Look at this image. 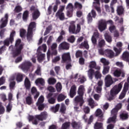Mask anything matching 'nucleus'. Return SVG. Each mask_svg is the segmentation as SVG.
<instances>
[{"label":"nucleus","instance_id":"1","mask_svg":"<svg viewBox=\"0 0 129 129\" xmlns=\"http://www.w3.org/2000/svg\"><path fill=\"white\" fill-rule=\"evenodd\" d=\"M84 91H85L84 86H80L78 90V95L76 96L74 98L75 103H76V104H79L80 107L83 106V104H84L85 101L84 99H83V96L84 95Z\"/></svg>","mask_w":129,"mask_h":129},{"label":"nucleus","instance_id":"2","mask_svg":"<svg viewBox=\"0 0 129 129\" xmlns=\"http://www.w3.org/2000/svg\"><path fill=\"white\" fill-rule=\"evenodd\" d=\"M122 88V84L120 83L118 85H115L110 91V94L108 98L109 101L114 100L116 98V95H118L119 92H120Z\"/></svg>","mask_w":129,"mask_h":129},{"label":"nucleus","instance_id":"3","mask_svg":"<svg viewBox=\"0 0 129 129\" xmlns=\"http://www.w3.org/2000/svg\"><path fill=\"white\" fill-rule=\"evenodd\" d=\"M15 35H16V31H12L10 34V37L4 41V45L0 48V55L3 54V51L7 50V47H9L10 44L14 43Z\"/></svg>","mask_w":129,"mask_h":129},{"label":"nucleus","instance_id":"4","mask_svg":"<svg viewBox=\"0 0 129 129\" xmlns=\"http://www.w3.org/2000/svg\"><path fill=\"white\" fill-rule=\"evenodd\" d=\"M22 40L18 39L16 41L14 48L12 49L13 57H17L21 55L22 49H24V44H22Z\"/></svg>","mask_w":129,"mask_h":129},{"label":"nucleus","instance_id":"5","mask_svg":"<svg viewBox=\"0 0 129 129\" xmlns=\"http://www.w3.org/2000/svg\"><path fill=\"white\" fill-rule=\"evenodd\" d=\"M36 26V22H31L28 26L26 35L27 40L28 42L33 40V36H34L33 31Z\"/></svg>","mask_w":129,"mask_h":129},{"label":"nucleus","instance_id":"6","mask_svg":"<svg viewBox=\"0 0 129 129\" xmlns=\"http://www.w3.org/2000/svg\"><path fill=\"white\" fill-rule=\"evenodd\" d=\"M48 117V114L46 112H42L39 115H36L35 116L29 115L28 116V119L29 121H33L35 118H37L38 120L43 121V120H46Z\"/></svg>","mask_w":129,"mask_h":129},{"label":"nucleus","instance_id":"7","mask_svg":"<svg viewBox=\"0 0 129 129\" xmlns=\"http://www.w3.org/2000/svg\"><path fill=\"white\" fill-rule=\"evenodd\" d=\"M31 12L32 13V21H36V20L39 18V17L41 15V13L38 9L36 8V7L32 6L30 8Z\"/></svg>","mask_w":129,"mask_h":129},{"label":"nucleus","instance_id":"8","mask_svg":"<svg viewBox=\"0 0 129 129\" xmlns=\"http://www.w3.org/2000/svg\"><path fill=\"white\" fill-rule=\"evenodd\" d=\"M65 10V7L61 6L55 14V17L59 19L60 21H64L65 20V14L63 11Z\"/></svg>","mask_w":129,"mask_h":129},{"label":"nucleus","instance_id":"9","mask_svg":"<svg viewBox=\"0 0 129 129\" xmlns=\"http://www.w3.org/2000/svg\"><path fill=\"white\" fill-rule=\"evenodd\" d=\"M98 27L100 32H102L103 31L106 30V28H107V23H106L105 20L101 19L98 22Z\"/></svg>","mask_w":129,"mask_h":129},{"label":"nucleus","instance_id":"10","mask_svg":"<svg viewBox=\"0 0 129 129\" xmlns=\"http://www.w3.org/2000/svg\"><path fill=\"white\" fill-rule=\"evenodd\" d=\"M113 74L114 77H117V78L120 77V76L121 77L124 78V77L125 76V72L123 70L120 69L115 70Z\"/></svg>","mask_w":129,"mask_h":129},{"label":"nucleus","instance_id":"11","mask_svg":"<svg viewBox=\"0 0 129 129\" xmlns=\"http://www.w3.org/2000/svg\"><path fill=\"white\" fill-rule=\"evenodd\" d=\"M1 25H0V29H4L7 27L8 22H9V14H6L4 17L2 18L0 20Z\"/></svg>","mask_w":129,"mask_h":129},{"label":"nucleus","instance_id":"12","mask_svg":"<svg viewBox=\"0 0 129 129\" xmlns=\"http://www.w3.org/2000/svg\"><path fill=\"white\" fill-rule=\"evenodd\" d=\"M104 81L106 87H109L114 83V82L112 79V77H111L110 75H107L105 77Z\"/></svg>","mask_w":129,"mask_h":129},{"label":"nucleus","instance_id":"13","mask_svg":"<svg viewBox=\"0 0 129 129\" xmlns=\"http://www.w3.org/2000/svg\"><path fill=\"white\" fill-rule=\"evenodd\" d=\"M48 102L49 104H55L56 103V95H53L52 93H49L46 96Z\"/></svg>","mask_w":129,"mask_h":129},{"label":"nucleus","instance_id":"14","mask_svg":"<svg viewBox=\"0 0 129 129\" xmlns=\"http://www.w3.org/2000/svg\"><path fill=\"white\" fill-rule=\"evenodd\" d=\"M31 67H32V62L30 61H25L20 66V68L23 71H29Z\"/></svg>","mask_w":129,"mask_h":129},{"label":"nucleus","instance_id":"15","mask_svg":"<svg viewBox=\"0 0 129 129\" xmlns=\"http://www.w3.org/2000/svg\"><path fill=\"white\" fill-rule=\"evenodd\" d=\"M127 90H128V84L125 83L124 84L123 90L119 96V99H123V98H124L125 95L126 94V92H127Z\"/></svg>","mask_w":129,"mask_h":129},{"label":"nucleus","instance_id":"16","mask_svg":"<svg viewBox=\"0 0 129 129\" xmlns=\"http://www.w3.org/2000/svg\"><path fill=\"white\" fill-rule=\"evenodd\" d=\"M95 115L96 117H98V121L102 122L104 120L103 118V113L101 109H97L95 112Z\"/></svg>","mask_w":129,"mask_h":129},{"label":"nucleus","instance_id":"17","mask_svg":"<svg viewBox=\"0 0 129 129\" xmlns=\"http://www.w3.org/2000/svg\"><path fill=\"white\" fill-rule=\"evenodd\" d=\"M93 19H95V18H96V12H95V10H92L87 16L88 23H91L92 21H93V19Z\"/></svg>","mask_w":129,"mask_h":129},{"label":"nucleus","instance_id":"18","mask_svg":"<svg viewBox=\"0 0 129 129\" xmlns=\"http://www.w3.org/2000/svg\"><path fill=\"white\" fill-rule=\"evenodd\" d=\"M62 63H66V62H71V56L70 52L64 53L61 56Z\"/></svg>","mask_w":129,"mask_h":129},{"label":"nucleus","instance_id":"19","mask_svg":"<svg viewBox=\"0 0 129 129\" xmlns=\"http://www.w3.org/2000/svg\"><path fill=\"white\" fill-rule=\"evenodd\" d=\"M67 9L68 10L67 12V15L69 18H71L73 16V5L70 3L67 6Z\"/></svg>","mask_w":129,"mask_h":129},{"label":"nucleus","instance_id":"20","mask_svg":"<svg viewBox=\"0 0 129 129\" xmlns=\"http://www.w3.org/2000/svg\"><path fill=\"white\" fill-rule=\"evenodd\" d=\"M116 46L118 48L116 47H114V50L116 52V55H119L122 50V43H121V42H117L116 44Z\"/></svg>","mask_w":129,"mask_h":129},{"label":"nucleus","instance_id":"21","mask_svg":"<svg viewBox=\"0 0 129 129\" xmlns=\"http://www.w3.org/2000/svg\"><path fill=\"white\" fill-rule=\"evenodd\" d=\"M77 89V87L76 85H73L70 89V96L71 98H73L74 96L76 95V90Z\"/></svg>","mask_w":129,"mask_h":129},{"label":"nucleus","instance_id":"22","mask_svg":"<svg viewBox=\"0 0 129 129\" xmlns=\"http://www.w3.org/2000/svg\"><path fill=\"white\" fill-rule=\"evenodd\" d=\"M105 55L110 59H111L114 57V52L110 49H106L105 50Z\"/></svg>","mask_w":129,"mask_h":129},{"label":"nucleus","instance_id":"23","mask_svg":"<svg viewBox=\"0 0 129 129\" xmlns=\"http://www.w3.org/2000/svg\"><path fill=\"white\" fill-rule=\"evenodd\" d=\"M75 30H76L75 22L74 21H73L71 22V25L69 27V31L72 34H75Z\"/></svg>","mask_w":129,"mask_h":129},{"label":"nucleus","instance_id":"24","mask_svg":"<svg viewBox=\"0 0 129 129\" xmlns=\"http://www.w3.org/2000/svg\"><path fill=\"white\" fill-rule=\"evenodd\" d=\"M59 48L62 50H69V43L66 42H63L59 44Z\"/></svg>","mask_w":129,"mask_h":129},{"label":"nucleus","instance_id":"25","mask_svg":"<svg viewBox=\"0 0 129 129\" xmlns=\"http://www.w3.org/2000/svg\"><path fill=\"white\" fill-rule=\"evenodd\" d=\"M16 80L17 83H20L24 80V75L22 73H18L16 75Z\"/></svg>","mask_w":129,"mask_h":129},{"label":"nucleus","instance_id":"26","mask_svg":"<svg viewBox=\"0 0 129 129\" xmlns=\"http://www.w3.org/2000/svg\"><path fill=\"white\" fill-rule=\"evenodd\" d=\"M90 69H96V70H100V67L96 66V62L94 61H92L90 62L89 66Z\"/></svg>","mask_w":129,"mask_h":129},{"label":"nucleus","instance_id":"27","mask_svg":"<svg viewBox=\"0 0 129 129\" xmlns=\"http://www.w3.org/2000/svg\"><path fill=\"white\" fill-rule=\"evenodd\" d=\"M24 85L27 90H29V89L31 88V81H30V80L28 77H26L25 79Z\"/></svg>","mask_w":129,"mask_h":129},{"label":"nucleus","instance_id":"28","mask_svg":"<svg viewBox=\"0 0 129 129\" xmlns=\"http://www.w3.org/2000/svg\"><path fill=\"white\" fill-rule=\"evenodd\" d=\"M80 49H83V48H85L87 50H88L89 49V45H88V42L85 40L82 42L80 45Z\"/></svg>","mask_w":129,"mask_h":129},{"label":"nucleus","instance_id":"29","mask_svg":"<svg viewBox=\"0 0 129 129\" xmlns=\"http://www.w3.org/2000/svg\"><path fill=\"white\" fill-rule=\"evenodd\" d=\"M95 73V72L94 71V70L93 69H90L88 71V76L89 78L91 80L93 79V75H94Z\"/></svg>","mask_w":129,"mask_h":129},{"label":"nucleus","instance_id":"30","mask_svg":"<svg viewBox=\"0 0 129 129\" xmlns=\"http://www.w3.org/2000/svg\"><path fill=\"white\" fill-rule=\"evenodd\" d=\"M122 59L123 61L127 62L129 60V52L128 51H125L122 55Z\"/></svg>","mask_w":129,"mask_h":129},{"label":"nucleus","instance_id":"31","mask_svg":"<svg viewBox=\"0 0 129 129\" xmlns=\"http://www.w3.org/2000/svg\"><path fill=\"white\" fill-rule=\"evenodd\" d=\"M67 96L64 95L63 94H59L57 97V101L58 102H61V101H64L67 98Z\"/></svg>","mask_w":129,"mask_h":129},{"label":"nucleus","instance_id":"32","mask_svg":"<svg viewBox=\"0 0 129 129\" xmlns=\"http://www.w3.org/2000/svg\"><path fill=\"white\" fill-rule=\"evenodd\" d=\"M26 104H28V105H32L34 102L33 101V98L31 97V96H27L26 99Z\"/></svg>","mask_w":129,"mask_h":129},{"label":"nucleus","instance_id":"33","mask_svg":"<svg viewBox=\"0 0 129 129\" xmlns=\"http://www.w3.org/2000/svg\"><path fill=\"white\" fill-rule=\"evenodd\" d=\"M100 70H97L96 72H95V79H101V78L102 77V75L101 74V73H100Z\"/></svg>","mask_w":129,"mask_h":129},{"label":"nucleus","instance_id":"34","mask_svg":"<svg viewBox=\"0 0 129 129\" xmlns=\"http://www.w3.org/2000/svg\"><path fill=\"white\" fill-rule=\"evenodd\" d=\"M35 84L38 85V84H40L42 86L45 85V80L43 78H38L35 81Z\"/></svg>","mask_w":129,"mask_h":129},{"label":"nucleus","instance_id":"35","mask_svg":"<svg viewBox=\"0 0 129 129\" xmlns=\"http://www.w3.org/2000/svg\"><path fill=\"white\" fill-rule=\"evenodd\" d=\"M61 4V2H60L59 0H56L55 1V4L52 8V11L53 13H56L57 11H58V5Z\"/></svg>","mask_w":129,"mask_h":129},{"label":"nucleus","instance_id":"36","mask_svg":"<svg viewBox=\"0 0 129 129\" xmlns=\"http://www.w3.org/2000/svg\"><path fill=\"white\" fill-rule=\"evenodd\" d=\"M104 37H105V40H106V42L108 43H111L112 42V37H111V36L108 33H105L104 34Z\"/></svg>","mask_w":129,"mask_h":129},{"label":"nucleus","instance_id":"37","mask_svg":"<svg viewBox=\"0 0 129 129\" xmlns=\"http://www.w3.org/2000/svg\"><path fill=\"white\" fill-rule=\"evenodd\" d=\"M94 129H103V123L96 122L94 126Z\"/></svg>","mask_w":129,"mask_h":129},{"label":"nucleus","instance_id":"38","mask_svg":"<svg viewBox=\"0 0 129 129\" xmlns=\"http://www.w3.org/2000/svg\"><path fill=\"white\" fill-rule=\"evenodd\" d=\"M51 51H53L52 54L53 55H57V43H53L51 46Z\"/></svg>","mask_w":129,"mask_h":129},{"label":"nucleus","instance_id":"39","mask_svg":"<svg viewBox=\"0 0 129 129\" xmlns=\"http://www.w3.org/2000/svg\"><path fill=\"white\" fill-rule=\"evenodd\" d=\"M28 18H29V11H28V10H26L24 12L23 14V21L27 22V21H28Z\"/></svg>","mask_w":129,"mask_h":129},{"label":"nucleus","instance_id":"40","mask_svg":"<svg viewBox=\"0 0 129 129\" xmlns=\"http://www.w3.org/2000/svg\"><path fill=\"white\" fill-rule=\"evenodd\" d=\"M59 108H60V104H57L55 106H52L51 107V110L53 112H57L59 110Z\"/></svg>","mask_w":129,"mask_h":129},{"label":"nucleus","instance_id":"41","mask_svg":"<svg viewBox=\"0 0 129 129\" xmlns=\"http://www.w3.org/2000/svg\"><path fill=\"white\" fill-rule=\"evenodd\" d=\"M120 118L123 120L127 119L128 118V114L127 113H121L120 114Z\"/></svg>","mask_w":129,"mask_h":129},{"label":"nucleus","instance_id":"42","mask_svg":"<svg viewBox=\"0 0 129 129\" xmlns=\"http://www.w3.org/2000/svg\"><path fill=\"white\" fill-rule=\"evenodd\" d=\"M48 84L50 85H54L56 82H57V81L55 80V78H49L48 80Z\"/></svg>","mask_w":129,"mask_h":129},{"label":"nucleus","instance_id":"43","mask_svg":"<svg viewBox=\"0 0 129 129\" xmlns=\"http://www.w3.org/2000/svg\"><path fill=\"white\" fill-rule=\"evenodd\" d=\"M75 55L76 58H81L83 57V52L82 51L79 50L76 51Z\"/></svg>","mask_w":129,"mask_h":129},{"label":"nucleus","instance_id":"44","mask_svg":"<svg viewBox=\"0 0 129 129\" xmlns=\"http://www.w3.org/2000/svg\"><path fill=\"white\" fill-rule=\"evenodd\" d=\"M110 67L109 66H105L102 71V74L103 75H106L108 72H109Z\"/></svg>","mask_w":129,"mask_h":129},{"label":"nucleus","instance_id":"45","mask_svg":"<svg viewBox=\"0 0 129 129\" xmlns=\"http://www.w3.org/2000/svg\"><path fill=\"white\" fill-rule=\"evenodd\" d=\"M104 46H105V40L104 39L100 40L98 42V47L103 48Z\"/></svg>","mask_w":129,"mask_h":129},{"label":"nucleus","instance_id":"46","mask_svg":"<svg viewBox=\"0 0 129 129\" xmlns=\"http://www.w3.org/2000/svg\"><path fill=\"white\" fill-rule=\"evenodd\" d=\"M123 11H124V10L123 9V8H122V7L120 6L118 7L117 9V13L118 16H121V15H122V14H123Z\"/></svg>","mask_w":129,"mask_h":129},{"label":"nucleus","instance_id":"47","mask_svg":"<svg viewBox=\"0 0 129 129\" xmlns=\"http://www.w3.org/2000/svg\"><path fill=\"white\" fill-rule=\"evenodd\" d=\"M9 87L11 90H14L16 87V82L15 81L10 82L9 84Z\"/></svg>","mask_w":129,"mask_h":129},{"label":"nucleus","instance_id":"48","mask_svg":"<svg viewBox=\"0 0 129 129\" xmlns=\"http://www.w3.org/2000/svg\"><path fill=\"white\" fill-rule=\"evenodd\" d=\"M70 126L69 122H66L62 124L61 129H68Z\"/></svg>","mask_w":129,"mask_h":129},{"label":"nucleus","instance_id":"49","mask_svg":"<svg viewBox=\"0 0 129 129\" xmlns=\"http://www.w3.org/2000/svg\"><path fill=\"white\" fill-rule=\"evenodd\" d=\"M82 4L79 3V2H76L75 3V9H78V10H82Z\"/></svg>","mask_w":129,"mask_h":129},{"label":"nucleus","instance_id":"50","mask_svg":"<svg viewBox=\"0 0 129 129\" xmlns=\"http://www.w3.org/2000/svg\"><path fill=\"white\" fill-rule=\"evenodd\" d=\"M101 63H102L104 66H108L109 65V62L106 60V59L102 58L100 60Z\"/></svg>","mask_w":129,"mask_h":129},{"label":"nucleus","instance_id":"51","mask_svg":"<svg viewBox=\"0 0 129 129\" xmlns=\"http://www.w3.org/2000/svg\"><path fill=\"white\" fill-rule=\"evenodd\" d=\"M52 31V26H49L48 27L46 28V30L44 33V36L48 35V34L50 33V31Z\"/></svg>","mask_w":129,"mask_h":129},{"label":"nucleus","instance_id":"52","mask_svg":"<svg viewBox=\"0 0 129 129\" xmlns=\"http://www.w3.org/2000/svg\"><path fill=\"white\" fill-rule=\"evenodd\" d=\"M93 115H91L89 119H87L85 122H87L88 124H91V123L93 122Z\"/></svg>","mask_w":129,"mask_h":129},{"label":"nucleus","instance_id":"53","mask_svg":"<svg viewBox=\"0 0 129 129\" xmlns=\"http://www.w3.org/2000/svg\"><path fill=\"white\" fill-rule=\"evenodd\" d=\"M37 106H38V110H43L45 108V104L43 103L42 104H36Z\"/></svg>","mask_w":129,"mask_h":129},{"label":"nucleus","instance_id":"54","mask_svg":"<svg viewBox=\"0 0 129 129\" xmlns=\"http://www.w3.org/2000/svg\"><path fill=\"white\" fill-rule=\"evenodd\" d=\"M56 88L57 92H60L62 90V85L60 83H57L56 85Z\"/></svg>","mask_w":129,"mask_h":129},{"label":"nucleus","instance_id":"55","mask_svg":"<svg viewBox=\"0 0 129 129\" xmlns=\"http://www.w3.org/2000/svg\"><path fill=\"white\" fill-rule=\"evenodd\" d=\"M14 11L16 13H21V12L23 11V8H22V7L20 6H17L15 8Z\"/></svg>","mask_w":129,"mask_h":129},{"label":"nucleus","instance_id":"56","mask_svg":"<svg viewBox=\"0 0 129 129\" xmlns=\"http://www.w3.org/2000/svg\"><path fill=\"white\" fill-rule=\"evenodd\" d=\"M89 105L91 106V108H94V100L92 98H90L88 101Z\"/></svg>","mask_w":129,"mask_h":129},{"label":"nucleus","instance_id":"57","mask_svg":"<svg viewBox=\"0 0 129 129\" xmlns=\"http://www.w3.org/2000/svg\"><path fill=\"white\" fill-rule=\"evenodd\" d=\"M7 108V112H10L11 110H12V109L13 108V105L12 104V103L9 102L8 105L6 107Z\"/></svg>","mask_w":129,"mask_h":129},{"label":"nucleus","instance_id":"58","mask_svg":"<svg viewBox=\"0 0 129 129\" xmlns=\"http://www.w3.org/2000/svg\"><path fill=\"white\" fill-rule=\"evenodd\" d=\"M112 117H110L108 119V123H110V122L111 121H115V119H116V116L114 115H112Z\"/></svg>","mask_w":129,"mask_h":129},{"label":"nucleus","instance_id":"59","mask_svg":"<svg viewBox=\"0 0 129 129\" xmlns=\"http://www.w3.org/2000/svg\"><path fill=\"white\" fill-rule=\"evenodd\" d=\"M44 102V96H41L38 99L36 104H43Z\"/></svg>","mask_w":129,"mask_h":129},{"label":"nucleus","instance_id":"60","mask_svg":"<svg viewBox=\"0 0 129 129\" xmlns=\"http://www.w3.org/2000/svg\"><path fill=\"white\" fill-rule=\"evenodd\" d=\"M26 32L27 31H26V30L24 29H21L20 33V37L21 38H24V37H25V35H26Z\"/></svg>","mask_w":129,"mask_h":129},{"label":"nucleus","instance_id":"61","mask_svg":"<svg viewBox=\"0 0 129 129\" xmlns=\"http://www.w3.org/2000/svg\"><path fill=\"white\" fill-rule=\"evenodd\" d=\"M72 126L73 128H76V127H79V124H78V123L76 121H73L71 123Z\"/></svg>","mask_w":129,"mask_h":129},{"label":"nucleus","instance_id":"62","mask_svg":"<svg viewBox=\"0 0 129 129\" xmlns=\"http://www.w3.org/2000/svg\"><path fill=\"white\" fill-rule=\"evenodd\" d=\"M68 42L70 43H74L75 42V37L73 35H72L68 39Z\"/></svg>","mask_w":129,"mask_h":129},{"label":"nucleus","instance_id":"63","mask_svg":"<svg viewBox=\"0 0 129 129\" xmlns=\"http://www.w3.org/2000/svg\"><path fill=\"white\" fill-rule=\"evenodd\" d=\"M60 111L61 113H65V111H66V107L65 106V105L62 104L61 105Z\"/></svg>","mask_w":129,"mask_h":129},{"label":"nucleus","instance_id":"64","mask_svg":"<svg viewBox=\"0 0 129 129\" xmlns=\"http://www.w3.org/2000/svg\"><path fill=\"white\" fill-rule=\"evenodd\" d=\"M78 81L81 83V84H82L83 83H84L85 81H86V78H85L84 77H82L81 78H79Z\"/></svg>","mask_w":129,"mask_h":129}]
</instances>
